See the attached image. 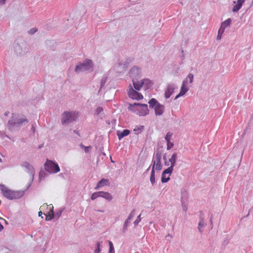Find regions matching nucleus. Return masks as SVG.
<instances>
[{
  "label": "nucleus",
  "instance_id": "obj_1",
  "mask_svg": "<svg viewBox=\"0 0 253 253\" xmlns=\"http://www.w3.org/2000/svg\"><path fill=\"white\" fill-rule=\"evenodd\" d=\"M29 122L27 117L22 114L12 113L8 120L7 127L11 132L19 131L24 125Z\"/></svg>",
  "mask_w": 253,
  "mask_h": 253
},
{
  "label": "nucleus",
  "instance_id": "obj_2",
  "mask_svg": "<svg viewBox=\"0 0 253 253\" xmlns=\"http://www.w3.org/2000/svg\"><path fill=\"white\" fill-rule=\"evenodd\" d=\"M128 109L140 116H145L149 113L148 105L146 104L139 103L129 104Z\"/></svg>",
  "mask_w": 253,
  "mask_h": 253
},
{
  "label": "nucleus",
  "instance_id": "obj_3",
  "mask_svg": "<svg viewBox=\"0 0 253 253\" xmlns=\"http://www.w3.org/2000/svg\"><path fill=\"white\" fill-rule=\"evenodd\" d=\"M0 190L3 195L9 200L19 199L22 197L25 193L24 191H12L8 189L4 185L0 184Z\"/></svg>",
  "mask_w": 253,
  "mask_h": 253
},
{
  "label": "nucleus",
  "instance_id": "obj_4",
  "mask_svg": "<svg viewBox=\"0 0 253 253\" xmlns=\"http://www.w3.org/2000/svg\"><path fill=\"white\" fill-rule=\"evenodd\" d=\"M78 116V113L76 111H64L61 115V124L65 126L68 125L75 121Z\"/></svg>",
  "mask_w": 253,
  "mask_h": 253
},
{
  "label": "nucleus",
  "instance_id": "obj_5",
  "mask_svg": "<svg viewBox=\"0 0 253 253\" xmlns=\"http://www.w3.org/2000/svg\"><path fill=\"white\" fill-rule=\"evenodd\" d=\"M93 63L91 60L86 59L83 63L80 62L75 67V71L77 73H80L87 71L93 70Z\"/></svg>",
  "mask_w": 253,
  "mask_h": 253
},
{
  "label": "nucleus",
  "instance_id": "obj_6",
  "mask_svg": "<svg viewBox=\"0 0 253 253\" xmlns=\"http://www.w3.org/2000/svg\"><path fill=\"white\" fill-rule=\"evenodd\" d=\"M149 107L154 109L156 116L162 115L165 111V107L160 104L155 98H151L148 101Z\"/></svg>",
  "mask_w": 253,
  "mask_h": 253
},
{
  "label": "nucleus",
  "instance_id": "obj_7",
  "mask_svg": "<svg viewBox=\"0 0 253 253\" xmlns=\"http://www.w3.org/2000/svg\"><path fill=\"white\" fill-rule=\"evenodd\" d=\"M14 50L17 55L22 56L28 52V48L26 42L24 41H21L14 43Z\"/></svg>",
  "mask_w": 253,
  "mask_h": 253
},
{
  "label": "nucleus",
  "instance_id": "obj_8",
  "mask_svg": "<svg viewBox=\"0 0 253 253\" xmlns=\"http://www.w3.org/2000/svg\"><path fill=\"white\" fill-rule=\"evenodd\" d=\"M44 169L50 173H56L60 171V168L57 163L47 160L44 164Z\"/></svg>",
  "mask_w": 253,
  "mask_h": 253
},
{
  "label": "nucleus",
  "instance_id": "obj_9",
  "mask_svg": "<svg viewBox=\"0 0 253 253\" xmlns=\"http://www.w3.org/2000/svg\"><path fill=\"white\" fill-rule=\"evenodd\" d=\"M188 79L189 80V84H192L193 82L194 76L191 73H189L187 78L182 82L180 92L184 95L189 89L188 85Z\"/></svg>",
  "mask_w": 253,
  "mask_h": 253
},
{
  "label": "nucleus",
  "instance_id": "obj_10",
  "mask_svg": "<svg viewBox=\"0 0 253 253\" xmlns=\"http://www.w3.org/2000/svg\"><path fill=\"white\" fill-rule=\"evenodd\" d=\"M22 167L25 168L26 169V171L28 172L31 176L30 178V183L29 184L28 187H29L31 185V183L34 180V178L35 176V169L33 166L30 165L29 163L27 162H24L21 165Z\"/></svg>",
  "mask_w": 253,
  "mask_h": 253
},
{
  "label": "nucleus",
  "instance_id": "obj_11",
  "mask_svg": "<svg viewBox=\"0 0 253 253\" xmlns=\"http://www.w3.org/2000/svg\"><path fill=\"white\" fill-rule=\"evenodd\" d=\"M129 74L132 80H137L141 77V69L138 66H134L129 70Z\"/></svg>",
  "mask_w": 253,
  "mask_h": 253
},
{
  "label": "nucleus",
  "instance_id": "obj_12",
  "mask_svg": "<svg viewBox=\"0 0 253 253\" xmlns=\"http://www.w3.org/2000/svg\"><path fill=\"white\" fill-rule=\"evenodd\" d=\"M128 96L132 98V99L135 100H140L143 98V95L139 92L135 90L131 86V85H129V88L128 90Z\"/></svg>",
  "mask_w": 253,
  "mask_h": 253
},
{
  "label": "nucleus",
  "instance_id": "obj_13",
  "mask_svg": "<svg viewBox=\"0 0 253 253\" xmlns=\"http://www.w3.org/2000/svg\"><path fill=\"white\" fill-rule=\"evenodd\" d=\"M181 202L182 207V210L184 211H186L187 210V201L188 199L187 192L185 189H182L181 190Z\"/></svg>",
  "mask_w": 253,
  "mask_h": 253
},
{
  "label": "nucleus",
  "instance_id": "obj_14",
  "mask_svg": "<svg viewBox=\"0 0 253 253\" xmlns=\"http://www.w3.org/2000/svg\"><path fill=\"white\" fill-rule=\"evenodd\" d=\"M177 86L173 84H169L168 85L165 90V97L168 99L170 97L171 95L173 93L174 90L177 88Z\"/></svg>",
  "mask_w": 253,
  "mask_h": 253
},
{
  "label": "nucleus",
  "instance_id": "obj_15",
  "mask_svg": "<svg viewBox=\"0 0 253 253\" xmlns=\"http://www.w3.org/2000/svg\"><path fill=\"white\" fill-rule=\"evenodd\" d=\"M152 170L150 175V180L152 185H154L155 183V163L154 161H152Z\"/></svg>",
  "mask_w": 253,
  "mask_h": 253
},
{
  "label": "nucleus",
  "instance_id": "obj_16",
  "mask_svg": "<svg viewBox=\"0 0 253 253\" xmlns=\"http://www.w3.org/2000/svg\"><path fill=\"white\" fill-rule=\"evenodd\" d=\"M206 225L207 223L204 220V216L201 215L198 227V230L200 233H202L203 232V228L206 226Z\"/></svg>",
  "mask_w": 253,
  "mask_h": 253
},
{
  "label": "nucleus",
  "instance_id": "obj_17",
  "mask_svg": "<svg viewBox=\"0 0 253 253\" xmlns=\"http://www.w3.org/2000/svg\"><path fill=\"white\" fill-rule=\"evenodd\" d=\"M109 185V182L108 179L103 178L101 180H100L97 183L95 187V190L99 189L100 188L104 186H107Z\"/></svg>",
  "mask_w": 253,
  "mask_h": 253
},
{
  "label": "nucleus",
  "instance_id": "obj_18",
  "mask_svg": "<svg viewBox=\"0 0 253 253\" xmlns=\"http://www.w3.org/2000/svg\"><path fill=\"white\" fill-rule=\"evenodd\" d=\"M99 197H102L106 200L111 201L113 199V197L110 193L107 192L99 191Z\"/></svg>",
  "mask_w": 253,
  "mask_h": 253
},
{
  "label": "nucleus",
  "instance_id": "obj_19",
  "mask_svg": "<svg viewBox=\"0 0 253 253\" xmlns=\"http://www.w3.org/2000/svg\"><path fill=\"white\" fill-rule=\"evenodd\" d=\"M245 0H238L236 4H235L232 9L233 12H236L241 8L243 4L245 2Z\"/></svg>",
  "mask_w": 253,
  "mask_h": 253
},
{
  "label": "nucleus",
  "instance_id": "obj_20",
  "mask_svg": "<svg viewBox=\"0 0 253 253\" xmlns=\"http://www.w3.org/2000/svg\"><path fill=\"white\" fill-rule=\"evenodd\" d=\"M130 133V131L128 129H124L122 132L120 130L117 131V135L119 140L122 139L124 137L128 135Z\"/></svg>",
  "mask_w": 253,
  "mask_h": 253
},
{
  "label": "nucleus",
  "instance_id": "obj_21",
  "mask_svg": "<svg viewBox=\"0 0 253 253\" xmlns=\"http://www.w3.org/2000/svg\"><path fill=\"white\" fill-rule=\"evenodd\" d=\"M51 208V211L48 212V214L46 215L45 220L46 221H50L52 220L54 217V213L53 211V206L52 204L49 205Z\"/></svg>",
  "mask_w": 253,
  "mask_h": 253
},
{
  "label": "nucleus",
  "instance_id": "obj_22",
  "mask_svg": "<svg viewBox=\"0 0 253 253\" xmlns=\"http://www.w3.org/2000/svg\"><path fill=\"white\" fill-rule=\"evenodd\" d=\"M142 85L145 88L147 89L149 88L153 84L151 81L148 79H144L142 80Z\"/></svg>",
  "mask_w": 253,
  "mask_h": 253
},
{
  "label": "nucleus",
  "instance_id": "obj_23",
  "mask_svg": "<svg viewBox=\"0 0 253 253\" xmlns=\"http://www.w3.org/2000/svg\"><path fill=\"white\" fill-rule=\"evenodd\" d=\"M133 85L135 90H139L143 86L142 81H138L137 80H132Z\"/></svg>",
  "mask_w": 253,
  "mask_h": 253
},
{
  "label": "nucleus",
  "instance_id": "obj_24",
  "mask_svg": "<svg viewBox=\"0 0 253 253\" xmlns=\"http://www.w3.org/2000/svg\"><path fill=\"white\" fill-rule=\"evenodd\" d=\"M152 161H154L155 163V169L156 170H160L162 169V165L161 164V159H156L153 158Z\"/></svg>",
  "mask_w": 253,
  "mask_h": 253
},
{
  "label": "nucleus",
  "instance_id": "obj_25",
  "mask_svg": "<svg viewBox=\"0 0 253 253\" xmlns=\"http://www.w3.org/2000/svg\"><path fill=\"white\" fill-rule=\"evenodd\" d=\"M176 159L177 154L174 153L172 155L171 158L169 160V161L170 163V167H172L173 168L175 166Z\"/></svg>",
  "mask_w": 253,
  "mask_h": 253
},
{
  "label": "nucleus",
  "instance_id": "obj_26",
  "mask_svg": "<svg viewBox=\"0 0 253 253\" xmlns=\"http://www.w3.org/2000/svg\"><path fill=\"white\" fill-rule=\"evenodd\" d=\"M231 23V19L230 18H228L225 21L221 23V26L223 28V29H225L226 27L230 26Z\"/></svg>",
  "mask_w": 253,
  "mask_h": 253
},
{
  "label": "nucleus",
  "instance_id": "obj_27",
  "mask_svg": "<svg viewBox=\"0 0 253 253\" xmlns=\"http://www.w3.org/2000/svg\"><path fill=\"white\" fill-rule=\"evenodd\" d=\"M144 126H136L133 129V131L135 134H138L141 133V132L143 130Z\"/></svg>",
  "mask_w": 253,
  "mask_h": 253
},
{
  "label": "nucleus",
  "instance_id": "obj_28",
  "mask_svg": "<svg viewBox=\"0 0 253 253\" xmlns=\"http://www.w3.org/2000/svg\"><path fill=\"white\" fill-rule=\"evenodd\" d=\"M173 170V168L170 166L167 169H165L162 173H163V175L169 174V175L172 173Z\"/></svg>",
  "mask_w": 253,
  "mask_h": 253
},
{
  "label": "nucleus",
  "instance_id": "obj_29",
  "mask_svg": "<svg viewBox=\"0 0 253 253\" xmlns=\"http://www.w3.org/2000/svg\"><path fill=\"white\" fill-rule=\"evenodd\" d=\"M107 81V77L105 75H104L102 77V79L101 81L100 89H101L102 87H103V86L105 85Z\"/></svg>",
  "mask_w": 253,
  "mask_h": 253
},
{
  "label": "nucleus",
  "instance_id": "obj_30",
  "mask_svg": "<svg viewBox=\"0 0 253 253\" xmlns=\"http://www.w3.org/2000/svg\"><path fill=\"white\" fill-rule=\"evenodd\" d=\"M130 220H128V218L125 220L123 226V232L125 233L127 230V227L128 226Z\"/></svg>",
  "mask_w": 253,
  "mask_h": 253
},
{
  "label": "nucleus",
  "instance_id": "obj_31",
  "mask_svg": "<svg viewBox=\"0 0 253 253\" xmlns=\"http://www.w3.org/2000/svg\"><path fill=\"white\" fill-rule=\"evenodd\" d=\"M170 179L169 176H167L166 174H162L161 181L162 183L167 182Z\"/></svg>",
  "mask_w": 253,
  "mask_h": 253
},
{
  "label": "nucleus",
  "instance_id": "obj_32",
  "mask_svg": "<svg viewBox=\"0 0 253 253\" xmlns=\"http://www.w3.org/2000/svg\"><path fill=\"white\" fill-rule=\"evenodd\" d=\"M109 252L110 253H115V250H114V246L111 241H109Z\"/></svg>",
  "mask_w": 253,
  "mask_h": 253
},
{
  "label": "nucleus",
  "instance_id": "obj_33",
  "mask_svg": "<svg viewBox=\"0 0 253 253\" xmlns=\"http://www.w3.org/2000/svg\"><path fill=\"white\" fill-rule=\"evenodd\" d=\"M99 191L93 193L91 196V199L94 200L97 198L99 197Z\"/></svg>",
  "mask_w": 253,
  "mask_h": 253
},
{
  "label": "nucleus",
  "instance_id": "obj_34",
  "mask_svg": "<svg viewBox=\"0 0 253 253\" xmlns=\"http://www.w3.org/2000/svg\"><path fill=\"white\" fill-rule=\"evenodd\" d=\"M162 155V151L158 150L156 153L155 159H161Z\"/></svg>",
  "mask_w": 253,
  "mask_h": 253
},
{
  "label": "nucleus",
  "instance_id": "obj_35",
  "mask_svg": "<svg viewBox=\"0 0 253 253\" xmlns=\"http://www.w3.org/2000/svg\"><path fill=\"white\" fill-rule=\"evenodd\" d=\"M171 136H172V134L170 132H168L165 138V140H166L167 143H169Z\"/></svg>",
  "mask_w": 253,
  "mask_h": 253
},
{
  "label": "nucleus",
  "instance_id": "obj_36",
  "mask_svg": "<svg viewBox=\"0 0 253 253\" xmlns=\"http://www.w3.org/2000/svg\"><path fill=\"white\" fill-rule=\"evenodd\" d=\"M103 109L102 107H98L95 109V113L97 115H101V112H103Z\"/></svg>",
  "mask_w": 253,
  "mask_h": 253
},
{
  "label": "nucleus",
  "instance_id": "obj_37",
  "mask_svg": "<svg viewBox=\"0 0 253 253\" xmlns=\"http://www.w3.org/2000/svg\"><path fill=\"white\" fill-rule=\"evenodd\" d=\"M63 211H64V209H62L59 210L58 211L56 212V213L54 214V216H56L57 218H58L61 216Z\"/></svg>",
  "mask_w": 253,
  "mask_h": 253
},
{
  "label": "nucleus",
  "instance_id": "obj_38",
  "mask_svg": "<svg viewBox=\"0 0 253 253\" xmlns=\"http://www.w3.org/2000/svg\"><path fill=\"white\" fill-rule=\"evenodd\" d=\"M100 243L99 242H97L96 244V247L94 251V253H100Z\"/></svg>",
  "mask_w": 253,
  "mask_h": 253
},
{
  "label": "nucleus",
  "instance_id": "obj_39",
  "mask_svg": "<svg viewBox=\"0 0 253 253\" xmlns=\"http://www.w3.org/2000/svg\"><path fill=\"white\" fill-rule=\"evenodd\" d=\"M135 210H133L129 214V215H128L127 218H128V220H131V219L133 218V217L135 215Z\"/></svg>",
  "mask_w": 253,
  "mask_h": 253
},
{
  "label": "nucleus",
  "instance_id": "obj_40",
  "mask_svg": "<svg viewBox=\"0 0 253 253\" xmlns=\"http://www.w3.org/2000/svg\"><path fill=\"white\" fill-rule=\"evenodd\" d=\"M140 216L141 215H139L136 219L134 221L133 223L134 224L135 226H137L138 225V224L140 222V221H141V217H140Z\"/></svg>",
  "mask_w": 253,
  "mask_h": 253
},
{
  "label": "nucleus",
  "instance_id": "obj_41",
  "mask_svg": "<svg viewBox=\"0 0 253 253\" xmlns=\"http://www.w3.org/2000/svg\"><path fill=\"white\" fill-rule=\"evenodd\" d=\"M37 30L38 29L36 28H32L29 31V33L31 35L34 34L37 31Z\"/></svg>",
  "mask_w": 253,
  "mask_h": 253
},
{
  "label": "nucleus",
  "instance_id": "obj_42",
  "mask_svg": "<svg viewBox=\"0 0 253 253\" xmlns=\"http://www.w3.org/2000/svg\"><path fill=\"white\" fill-rule=\"evenodd\" d=\"M82 146L83 148H84V152L85 153H87L89 151V149H90V146L87 147V146H84L82 145Z\"/></svg>",
  "mask_w": 253,
  "mask_h": 253
},
{
  "label": "nucleus",
  "instance_id": "obj_43",
  "mask_svg": "<svg viewBox=\"0 0 253 253\" xmlns=\"http://www.w3.org/2000/svg\"><path fill=\"white\" fill-rule=\"evenodd\" d=\"M173 146V144L172 143H171L169 142V143H167V149L169 150Z\"/></svg>",
  "mask_w": 253,
  "mask_h": 253
},
{
  "label": "nucleus",
  "instance_id": "obj_44",
  "mask_svg": "<svg viewBox=\"0 0 253 253\" xmlns=\"http://www.w3.org/2000/svg\"><path fill=\"white\" fill-rule=\"evenodd\" d=\"M225 29H223V28L221 26L220 29L218 30V33L222 34L224 31Z\"/></svg>",
  "mask_w": 253,
  "mask_h": 253
},
{
  "label": "nucleus",
  "instance_id": "obj_45",
  "mask_svg": "<svg viewBox=\"0 0 253 253\" xmlns=\"http://www.w3.org/2000/svg\"><path fill=\"white\" fill-rule=\"evenodd\" d=\"M183 94L182 93H181V92H179V93H178V94L175 96V97L174 99H177L178 98H179V97L182 96H183Z\"/></svg>",
  "mask_w": 253,
  "mask_h": 253
},
{
  "label": "nucleus",
  "instance_id": "obj_46",
  "mask_svg": "<svg viewBox=\"0 0 253 253\" xmlns=\"http://www.w3.org/2000/svg\"><path fill=\"white\" fill-rule=\"evenodd\" d=\"M43 174H45V172L44 171H40L39 173V178H41L42 177H43Z\"/></svg>",
  "mask_w": 253,
  "mask_h": 253
},
{
  "label": "nucleus",
  "instance_id": "obj_47",
  "mask_svg": "<svg viewBox=\"0 0 253 253\" xmlns=\"http://www.w3.org/2000/svg\"><path fill=\"white\" fill-rule=\"evenodd\" d=\"M31 130L33 132V133L35 132L36 128H35V126H34V124H32V125Z\"/></svg>",
  "mask_w": 253,
  "mask_h": 253
},
{
  "label": "nucleus",
  "instance_id": "obj_48",
  "mask_svg": "<svg viewBox=\"0 0 253 253\" xmlns=\"http://www.w3.org/2000/svg\"><path fill=\"white\" fill-rule=\"evenodd\" d=\"M221 38V34L218 33V35L217 36V39L218 40H220Z\"/></svg>",
  "mask_w": 253,
  "mask_h": 253
},
{
  "label": "nucleus",
  "instance_id": "obj_49",
  "mask_svg": "<svg viewBox=\"0 0 253 253\" xmlns=\"http://www.w3.org/2000/svg\"><path fill=\"white\" fill-rule=\"evenodd\" d=\"M6 0H0V4H4Z\"/></svg>",
  "mask_w": 253,
  "mask_h": 253
},
{
  "label": "nucleus",
  "instance_id": "obj_50",
  "mask_svg": "<svg viewBox=\"0 0 253 253\" xmlns=\"http://www.w3.org/2000/svg\"><path fill=\"white\" fill-rule=\"evenodd\" d=\"M38 214L39 216H41L42 218H43V217L42 216V212L41 211H39Z\"/></svg>",
  "mask_w": 253,
  "mask_h": 253
},
{
  "label": "nucleus",
  "instance_id": "obj_51",
  "mask_svg": "<svg viewBox=\"0 0 253 253\" xmlns=\"http://www.w3.org/2000/svg\"><path fill=\"white\" fill-rule=\"evenodd\" d=\"M74 132L77 134L79 136H80V133L79 132V131L77 130H74Z\"/></svg>",
  "mask_w": 253,
  "mask_h": 253
},
{
  "label": "nucleus",
  "instance_id": "obj_52",
  "mask_svg": "<svg viewBox=\"0 0 253 253\" xmlns=\"http://www.w3.org/2000/svg\"><path fill=\"white\" fill-rule=\"evenodd\" d=\"M151 167H152L151 165L146 170V171H145V173L148 172V171L149 170L150 168Z\"/></svg>",
  "mask_w": 253,
  "mask_h": 253
},
{
  "label": "nucleus",
  "instance_id": "obj_53",
  "mask_svg": "<svg viewBox=\"0 0 253 253\" xmlns=\"http://www.w3.org/2000/svg\"><path fill=\"white\" fill-rule=\"evenodd\" d=\"M43 146V144H41V145H39L38 148H39V149L42 148Z\"/></svg>",
  "mask_w": 253,
  "mask_h": 253
},
{
  "label": "nucleus",
  "instance_id": "obj_54",
  "mask_svg": "<svg viewBox=\"0 0 253 253\" xmlns=\"http://www.w3.org/2000/svg\"><path fill=\"white\" fill-rule=\"evenodd\" d=\"M0 219L3 220L5 223H7L6 221L4 219H3V218L0 217Z\"/></svg>",
  "mask_w": 253,
  "mask_h": 253
},
{
  "label": "nucleus",
  "instance_id": "obj_55",
  "mask_svg": "<svg viewBox=\"0 0 253 253\" xmlns=\"http://www.w3.org/2000/svg\"><path fill=\"white\" fill-rule=\"evenodd\" d=\"M8 114H9V112H7L4 113V115H5V116H7Z\"/></svg>",
  "mask_w": 253,
  "mask_h": 253
},
{
  "label": "nucleus",
  "instance_id": "obj_56",
  "mask_svg": "<svg viewBox=\"0 0 253 253\" xmlns=\"http://www.w3.org/2000/svg\"><path fill=\"white\" fill-rule=\"evenodd\" d=\"M170 237V238H171V236L170 235V234H168L166 237Z\"/></svg>",
  "mask_w": 253,
  "mask_h": 253
},
{
  "label": "nucleus",
  "instance_id": "obj_57",
  "mask_svg": "<svg viewBox=\"0 0 253 253\" xmlns=\"http://www.w3.org/2000/svg\"><path fill=\"white\" fill-rule=\"evenodd\" d=\"M165 165H166V166H169V164L168 163H167V162H165Z\"/></svg>",
  "mask_w": 253,
  "mask_h": 253
},
{
  "label": "nucleus",
  "instance_id": "obj_58",
  "mask_svg": "<svg viewBox=\"0 0 253 253\" xmlns=\"http://www.w3.org/2000/svg\"><path fill=\"white\" fill-rule=\"evenodd\" d=\"M210 222H211V224H212L211 218H210Z\"/></svg>",
  "mask_w": 253,
  "mask_h": 253
},
{
  "label": "nucleus",
  "instance_id": "obj_59",
  "mask_svg": "<svg viewBox=\"0 0 253 253\" xmlns=\"http://www.w3.org/2000/svg\"><path fill=\"white\" fill-rule=\"evenodd\" d=\"M47 206H48V205H47V204H45V205H43V206H42V207H44V206H46V207H47Z\"/></svg>",
  "mask_w": 253,
  "mask_h": 253
},
{
  "label": "nucleus",
  "instance_id": "obj_60",
  "mask_svg": "<svg viewBox=\"0 0 253 253\" xmlns=\"http://www.w3.org/2000/svg\"><path fill=\"white\" fill-rule=\"evenodd\" d=\"M2 162V160L0 158V162Z\"/></svg>",
  "mask_w": 253,
  "mask_h": 253
},
{
  "label": "nucleus",
  "instance_id": "obj_61",
  "mask_svg": "<svg viewBox=\"0 0 253 253\" xmlns=\"http://www.w3.org/2000/svg\"><path fill=\"white\" fill-rule=\"evenodd\" d=\"M164 160H166V157H165V156H164Z\"/></svg>",
  "mask_w": 253,
  "mask_h": 253
}]
</instances>
